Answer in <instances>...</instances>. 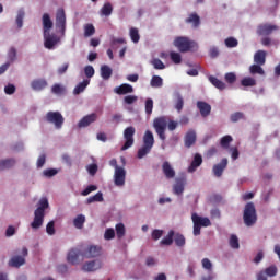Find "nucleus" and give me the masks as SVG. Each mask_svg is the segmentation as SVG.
<instances>
[{
	"instance_id": "f257e3e1",
	"label": "nucleus",
	"mask_w": 280,
	"mask_h": 280,
	"mask_svg": "<svg viewBox=\"0 0 280 280\" xmlns=\"http://www.w3.org/2000/svg\"><path fill=\"white\" fill-rule=\"evenodd\" d=\"M153 128L159 139H161V141H165L167 139V136H165V131L168 128L171 132H174V130L178 128V121L167 120L166 116H160L158 118H154Z\"/></svg>"
},
{
	"instance_id": "f03ea898",
	"label": "nucleus",
	"mask_w": 280,
	"mask_h": 280,
	"mask_svg": "<svg viewBox=\"0 0 280 280\" xmlns=\"http://www.w3.org/2000/svg\"><path fill=\"white\" fill-rule=\"evenodd\" d=\"M45 209H49V200L47 198H42L38 201L37 209L34 211V220L31 223L33 229H40L45 222Z\"/></svg>"
},
{
	"instance_id": "7ed1b4c3",
	"label": "nucleus",
	"mask_w": 280,
	"mask_h": 280,
	"mask_svg": "<svg viewBox=\"0 0 280 280\" xmlns=\"http://www.w3.org/2000/svg\"><path fill=\"white\" fill-rule=\"evenodd\" d=\"M243 221L245 226H255L257 224V209L254 202H247L243 210Z\"/></svg>"
},
{
	"instance_id": "20e7f679",
	"label": "nucleus",
	"mask_w": 280,
	"mask_h": 280,
	"mask_svg": "<svg viewBox=\"0 0 280 280\" xmlns=\"http://www.w3.org/2000/svg\"><path fill=\"white\" fill-rule=\"evenodd\" d=\"M143 145L138 150V159H143L147 154L152 152V148H154V133L152 131L147 130L142 138Z\"/></svg>"
},
{
	"instance_id": "39448f33",
	"label": "nucleus",
	"mask_w": 280,
	"mask_h": 280,
	"mask_svg": "<svg viewBox=\"0 0 280 280\" xmlns=\"http://www.w3.org/2000/svg\"><path fill=\"white\" fill-rule=\"evenodd\" d=\"M174 46L177 47L182 54L191 51V49H198V44L196 42L189 40L187 37L175 38Z\"/></svg>"
},
{
	"instance_id": "423d86ee",
	"label": "nucleus",
	"mask_w": 280,
	"mask_h": 280,
	"mask_svg": "<svg viewBox=\"0 0 280 280\" xmlns=\"http://www.w3.org/2000/svg\"><path fill=\"white\" fill-rule=\"evenodd\" d=\"M191 220L194 223V235L198 236L200 235V230L202 229V226H211V220H209V218L207 217H200L197 213H192L191 215Z\"/></svg>"
},
{
	"instance_id": "0eeeda50",
	"label": "nucleus",
	"mask_w": 280,
	"mask_h": 280,
	"mask_svg": "<svg viewBox=\"0 0 280 280\" xmlns=\"http://www.w3.org/2000/svg\"><path fill=\"white\" fill-rule=\"evenodd\" d=\"M45 119L48 124H54L57 130H60L65 125V116L60 112H48Z\"/></svg>"
},
{
	"instance_id": "6e6552de",
	"label": "nucleus",
	"mask_w": 280,
	"mask_h": 280,
	"mask_svg": "<svg viewBox=\"0 0 280 280\" xmlns=\"http://www.w3.org/2000/svg\"><path fill=\"white\" fill-rule=\"evenodd\" d=\"M135 132H136V129L132 126L127 127L124 130V139L126 141H125L124 145L121 147L122 152L128 150L129 148H132V145H135Z\"/></svg>"
},
{
	"instance_id": "1a4fd4ad",
	"label": "nucleus",
	"mask_w": 280,
	"mask_h": 280,
	"mask_svg": "<svg viewBox=\"0 0 280 280\" xmlns=\"http://www.w3.org/2000/svg\"><path fill=\"white\" fill-rule=\"evenodd\" d=\"M56 27L61 31V34H65L67 30V14L65 13V9L60 8L56 13Z\"/></svg>"
},
{
	"instance_id": "9d476101",
	"label": "nucleus",
	"mask_w": 280,
	"mask_h": 280,
	"mask_svg": "<svg viewBox=\"0 0 280 280\" xmlns=\"http://www.w3.org/2000/svg\"><path fill=\"white\" fill-rule=\"evenodd\" d=\"M82 249L74 247L68 252L67 261L71 266H78L80 264V257H82Z\"/></svg>"
},
{
	"instance_id": "9b49d317",
	"label": "nucleus",
	"mask_w": 280,
	"mask_h": 280,
	"mask_svg": "<svg viewBox=\"0 0 280 280\" xmlns=\"http://www.w3.org/2000/svg\"><path fill=\"white\" fill-rule=\"evenodd\" d=\"M25 257H27V247H23L22 256H13L9 260V266L11 268H21V266H24L25 264Z\"/></svg>"
},
{
	"instance_id": "f8f14e48",
	"label": "nucleus",
	"mask_w": 280,
	"mask_h": 280,
	"mask_svg": "<svg viewBox=\"0 0 280 280\" xmlns=\"http://www.w3.org/2000/svg\"><path fill=\"white\" fill-rule=\"evenodd\" d=\"M58 43H60L58 35L44 33V47L46 49H54Z\"/></svg>"
},
{
	"instance_id": "ddd939ff",
	"label": "nucleus",
	"mask_w": 280,
	"mask_h": 280,
	"mask_svg": "<svg viewBox=\"0 0 280 280\" xmlns=\"http://www.w3.org/2000/svg\"><path fill=\"white\" fill-rule=\"evenodd\" d=\"M277 30H279V26L275 24H260L257 27V34L258 36H270V34H272V32H277Z\"/></svg>"
},
{
	"instance_id": "4468645a",
	"label": "nucleus",
	"mask_w": 280,
	"mask_h": 280,
	"mask_svg": "<svg viewBox=\"0 0 280 280\" xmlns=\"http://www.w3.org/2000/svg\"><path fill=\"white\" fill-rule=\"evenodd\" d=\"M114 183L116 187H124L126 185V168H116L114 173Z\"/></svg>"
},
{
	"instance_id": "2eb2a0df",
	"label": "nucleus",
	"mask_w": 280,
	"mask_h": 280,
	"mask_svg": "<svg viewBox=\"0 0 280 280\" xmlns=\"http://www.w3.org/2000/svg\"><path fill=\"white\" fill-rule=\"evenodd\" d=\"M100 255H102V247L95 245H91L82 253V257L85 259H93L100 257Z\"/></svg>"
},
{
	"instance_id": "dca6fc26",
	"label": "nucleus",
	"mask_w": 280,
	"mask_h": 280,
	"mask_svg": "<svg viewBox=\"0 0 280 280\" xmlns=\"http://www.w3.org/2000/svg\"><path fill=\"white\" fill-rule=\"evenodd\" d=\"M229 165V159L223 158L219 164H214L212 167L213 175L220 178L224 174L225 167Z\"/></svg>"
},
{
	"instance_id": "f3484780",
	"label": "nucleus",
	"mask_w": 280,
	"mask_h": 280,
	"mask_svg": "<svg viewBox=\"0 0 280 280\" xmlns=\"http://www.w3.org/2000/svg\"><path fill=\"white\" fill-rule=\"evenodd\" d=\"M100 268H102V260L86 261L82 266L83 272H95V270H100Z\"/></svg>"
},
{
	"instance_id": "a211bd4d",
	"label": "nucleus",
	"mask_w": 280,
	"mask_h": 280,
	"mask_svg": "<svg viewBox=\"0 0 280 280\" xmlns=\"http://www.w3.org/2000/svg\"><path fill=\"white\" fill-rule=\"evenodd\" d=\"M185 185H187V178L179 177L175 180V185L173 186V191L176 196H180L183 191H185Z\"/></svg>"
},
{
	"instance_id": "6ab92c4d",
	"label": "nucleus",
	"mask_w": 280,
	"mask_h": 280,
	"mask_svg": "<svg viewBox=\"0 0 280 280\" xmlns=\"http://www.w3.org/2000/svg\"><path fill=\"white\" fill-rule=\"evenodd\" d=\"M197 108L199 109L201 117H209V115H211V105L207 102L198 101Z\"/></svg>"
},
{
	"instance_id": "aec40b11",
	"label": "nucleus",
	"mask_w": 280,
	"mask_h": 280,
	"mask_svg": "<svg viewBox=\"0 0 280 280\" xmlns=\"http://www.w3.org/2000/svg\"><path fill=\"white\" fill-rule=\"evenodd\" d=\"M162 172L165 176V178H175L176 177V171H174V167H172V164H170V162L165 161L162 164Z\"/></svg>"
},
{
	"instance_id": "412c9836",
	"label": "nucleus",
	"mask_w": 280,
	"mask_h": 280,
	"mask_svg": "<svg viewBox=\"0 0 280 280\" xmlns=\"http://www.w3.org/2000/svg\"><path fill=\"white\" fill-rule=\"evenodd\" d=\"M94 121H97V114H90L84 116L78 124L79 128H86L91 126Z\"/></svg>"
},
{
	"instance_id": "4be33fe9",
	"label": "nucleus",
	"mask_w": 280,
	"mask_h": 280,
	"mask_svg": "<svg viewBox=\"0 0 280 280\" xmlns=\"http://www.w3.org/2000/svg\"><path fill=\"white\" fill-rule=\"evenodd\" d=\"M114 92L117 95H128V93H135V88L128 83H124L114 89Z\"/></svg>"
},
{
	"instance_id": "5701e85b",
	"label": "nucleus",
	"mask_w": 280,
	"mask_h": 280,
	"mask_svg": "<svg viewBox=\"0 0 280 280\" xmlns=\"http://www.w3.org/2000/svg\"><path fill=\"white\" fill-rule=\"evenodd\" d=\"M201 165H202V155H200V153H196L192 162L190 163V165L188 167V172L190 174H194V172H196L198 170V167H200Z\"/></svg>"
},
{
	"instance_id": "b1692460",
	"label": "nucleus",
	"mask_w": 280,
	"mask_h": 280,
	"mask_svg": "<svg viewBox=\"0 0 280 280\" xmlns=\"http://www.w3.org/2000/svg\"><path fill=\"white\" fill-rule=\"evenodd\" d=\"M44 34H48L49 30L54 27V22L48 13H44L42 18Z\"/></svg>"
},
{
	"instance_id": "393cba45",
	"label": "nucleus",
	"mask_w": 280,
	"mask_h": 280,
	"mask_svg": "<svg viewBox=\"0 0 280 280\" xmlns=\"http://www.w3.org/2000/svg\"><path fill=\"white\" fill-rule=\"evenodd\" d=\"M47 80L45 79H35L31 82V88L33 91H43L44 89H47Z\"/></svg>"
},
{
	"instance_id": "a878e982",
	"label": "nucleus",
	"mask_w": 280,
	"mask_h": 280,
	"mask_svg": "<svg viewBox=\"0 0 280 280\" xmlns=\"http://www.w3.org/2000/svg\"><path fill=\"white\" fill-rule=\"evenodd\" d=\"M16 165V160L13 158L0 160V172H4V170H12Z\"/></svg>"
},
{
	"instance_id": "bb28decb",
	"label": "nucleus",
	"mask_w": 280,
	"mask_h": 280,
	"mask_svg": "<svg viewBox=\"0 0 280 280\" xmlns=\"http://www.w3.org/2000/svg\"><path fill=\"white\" fill-rule=\"evenodd\" d=\"M174 106L177 113H183V108L185 106V98H183V95L180 93H175V98H174Z\"/></svg>"
},
{
	"instance_id": "cd10ccee",
	"label": "nucleus",
	"mask_w": 280,
	"mask_h": 280,
	"mask_svg": "<svg viewBox=\"0 0 280 280\" xmlns=\"http://www.w3.org/2000/svg\"><path fill=\"white\" fill-rule=\"evenodd\" d=\"M266 50H258L254 55V62L259 66L266 65Z\"/></svg>"
},
{
	"instance_id": "c85d7f7f",
	"label": "nucleus",
	"mask_w": 280,
	"mask_h": 280,
	"mask_svg": "<svg viewBox=\"0 0 280 280\" xmlns=\"http://www.w3.org/2000/svg\"><path fill=\"white\" fill-rule=\"evenodd\" d=\"M89 84H91V80L89 79H84L82 82H80L73 90V94L74 95H80V93H84V91L86 90V86H89Z\"/></svg>"
},
{
	"instance_id": "c756f323",
	"label": "nucleus",
	"mask_w": 280,
	"mask_h": 280,
	"mask_svg": "<svg viewBox=\"0 0 280 280\" xmlns=\"http://www.w3.org/2000/svg\"><path fill=\"white\" fill-rule=\"evenodd\" d=\"M196 143V131L189 130L185 136V145L186 148H191Z\"/></svg>"
},
{
	"instance_id": "7c9ffc66",
	"label": "nucleus",
	"mask_w": 280,
	"mask_h": 280,
	"mask_svg": "<svg viewBox=\"0 0 280 280\" xmlns=\"http://www.w3.org/2000/svg\"><path fill=\"white\" fill-rule=\"evenodd\" d=\"M185 23L192 25V27L200 26V16L197 13H191L186 20Z\"/></svg>"
},
{
	"instance_id": "2f4dec72",
	"label": "nucleus",
	"mask_w": 280,
	"mask_h": 280,
	"mask_svg": "<svg viewBox=\"0 0 280 280\" xmlns=\"http://www.w3.org/2000/svg\"><path fill=\"white\" fill-rule=\"evenodd\" d=\"M209 82H211L215 89H219V91H224V89H226V84L213 75L209 77Z\"/></svg>"
},
{
	"instance_id": "473e14b6",
	"label": "nucleus",
	"mask_w": 280,
	"mask_h": 280,
	"mask_svg": "<svg viewBox=\"0 0 280 280\" xmlns=\"http://www.w3.org/2000/svg\"><path fill=\"white\" fill-rule=\"evenodd\" d=\"M161 246H172L174 244V230H170L168 234L160 242Z\"/></svg>"
},
{
	"instance_id": "72a5a7b5",
	"label": "nucleus",
	"mask_w": 280,
	"mask_h": 280,
	"mask_svg": "<svg viewBox=\"0 0 280 280\" xmlns=\"http://www.w3.org/2000/svg\"><path fill=\"white\" fill-rule=\"evenodd\" d=\"M112 75H113V69H110V67L106 65L101 67V77L103 80H110Z\"/></svg>"
},
{
	"instance_id": "f704fd0d",
	"label": "nucleus",
	"mask_w": 280,
	"mask_h": 280,
	"mask_svg": "<svg viewBox=\"0 0 280 280\" xmlns=\"http://www.w3.org/2000/svg\"><path fill=\"white\" fill-rule=\"evenodd\" d=\"M93 202H104V195L102 191H98L86 199V205H93Z\"/></svg>"
},
{
	"instance_id": "c9c22d12",
	"label": "nucleus",
	"mask_w": 280,
	"mask_h": 280,
	"mask_svg": "<svg viewBox=\"0 0 280 280\" xmlns=\"http://www.w3.org/2000/svg\"><path fill=\"white\" fill-rule=\"evenodd\" d=\"M101 16H110V14H113V4L110 2H106L101 11Z\"/></svg>"
},
{
	"instance_id": "e433bc0d",
	"label": "nucleus",
	"mask_w": 280,
	"mask_h": 280,
	"mask_svg": "<svg viewBox=\"0 0 280 280\" xmlns=\"http://www.w3.org/2000/svg\"><path fill=\"white\" fill-rule=\"evenodd\" d=\"M173 238H174L175 245L178 246L179 248H183V246H185L186 244L185 235L180 233L175 234L174 232Z\"/></svg>"
},
{
	"instance_id": "4c0bfd02",
	"label": "nucleus",
	"mask_w": 280,
	"mask_h": 280,
	"mask_svg": "<svg viewBox=\"0 0 280 280\" xmlns=\"http://www.w3.org/2000/svg\"><path fill=\"white\" fill-rule=\"evenodd\" d=\"M150 85L153 89H161V86H163V78L159 75H153L151 79Z\"/></svg>"
},
{
	"instance_id": "58836bf2",
	"label": "nucleus",
	"mask_w": 280,
	"mask_h": 280,
	"mask_svg": "<svg viewBox=\"0 0 280 280\" xmlns=\"http://www.w3.org/2000/svg\"><path fill=\"white\" fill-rule=\"evenodd\" d=\"M249 73H252V75H255V74L264 75L266 72L264 71V68H261V66L256 63L249 67Z\"/></svg>"
},
{
	"instance_id": "ea45409f",
	"label": "nucleus",
	"mask_w": 280,
	"mask_h": 280,
	"mask_svg": "<svg viewBox=\"0 0 280 280\" xmlns=\"http://www.w3.org/2000/svg\"><path fill=\"white\" fill-rule=\"evenodd\" d=\"M129 36L132 43H139V40H141V35H139V28L131 27L129 31Z\"/></svg>"
},
{
	"instance_id": "a19ab883",
	"label": "nucleus",
	"mask_w": 280,
	"mask_h": 280,
	"mask_svg": "<svg viewBox=\"0 0 280 280\" xmlns=\"http://www.w3.org/2000/svg\"><path fill=\"white\" fill-rule=\"evenodd\" d=\"M85 222H86V217H84L83 214H79L73 220V225L75 226V229H82Z\"/></svg>"
},
{
	"instance_id": "79ce46f5",
	"label": "nucleus",
	"mask_w": 280,
	"mask_h": 280,
	"mask_svg": "<svg viewBox=\"0 0 280 280\" xmlns=\"http://www.w3.org/2000/svg\"><path fill=\"white\" fill-rule=\"evenodd\" d=\"M116 235L118 240H121V237L126 235V226L124 225V223L116 224Z\"/></svg>"
},
{
	"instance_id": "37998d69",
	"label": "nucleus",
	"mask_w": 280,
	"mask_h": 280,
	"mask_svg": "<svg viewBox=\"0 0 280 280\" xmlns=\"http://www.w3.org/2000/svg\"><path fill=\"white\" fill-rule=\"evenodd\" d=\"M51 93L54 95H63L65 86L60 85V83H56L51 86Z\"/></svg>"
},
{
	"instance_id": "c03bdc74",
	"label": "nucleus",
	"mask_w": 280,
	"mask_h": 280,
	"mask_svg": "<svg viewBox=\"0 0 280 280\" xmlns=\"http://www.w3.org/2000/svg\"><path fill=\"white\" fill-rule=\"evenodd\" d=\"M242 86H256L257 81L254 78L246 77L241 81Z\"/></svg>"
},
{
	"instance_id": "a18cd8bd",
	"label": "nucleus",
	"mask_w": 280,
	"mask_h": 280,
	"mask_svg": "<svg viewBox=\"0 0 280 280\" xmlns=\"http://www.w3.org/2000/svg\"><path fill=\"white\" fill-rule=\"evenodd\" d=\"M95 34V26L93 24H85L84 25V36L89 38V36H93Z\"/></svg>"
},
{
	"instance_id": "49530a36",
	"label": "nucleus",
	"mask_w": 280,
	"mask_h": 280,
	"mask_svg": "<svg viewBox=\"0 0 280 280\" xmlns=\"http://www.w3.org/2000/svg\"><path fill=\"white\" fill-rule=\"evenodd\" d=\"M240 45V42L235 37H228L225 39V47H229L230 49H233V47H237Z\"/></svg>"
},
{
	"instance_id": "de8ad7c7",
	"label": "nucleus",
	"mask_w": 280,
	"mask_h": 280,
	"mask_svg": "<svg viewBox=\"0 0 280 280\" xmlns=\"http://www.w3.org/2000/svg\"><path fill=\"white\" fill-rule=\"evenodd\" d=\"M117 45H126V39L124 37L113 38L110 42L112 49H117Z\"/></svg>"
},
{
	"instance_id": "09e8293b",
	"label": "nucleus",
	"mask_w": 280,
	"mask_h": 280,
	"mask_svg": "<svg viewBox=\"0 0 280 280\" xmlns=\"http://www.w3.org/2000/svg\"><path fill=\"white\" fill-rule=\"evenodd\" d=\"M170 56L174 65H180L183 62V57L178 52L171 51Z\"/></svg>"
},
{
	"instance_id": "8fccbe9b",
	"label": "nucleus",
	"mask_w": 280,
	"mask_h": 280,
	"mask_svg": "<svg viewBox=\"0 0 280 280\" xmlns=\"http://www.w3.org/2000/svg\"><path fill=\"white\" fill-rule=\"evenodd\" d=\"M230 246L231 248H240V238H237V235L232 234L230 237Z\"/></svg>"
},
{
	"instance_id": "3c124183",
	"label": "nucleus",
	"mask_w": 280,
	"mask_h": 280,
	"mask_svg": "<svg viewBox=\"0 0 280 280\" xmlns=\"http://www.w3.org/2000/svg\"><path fill=\"white\" fill-rule=\"evenodd\" d=\"M231 141H233V137L224 136L223 138H221V148L229 149V145H231Z\"/></svg>"
},
{
	"instance_id": "603ef678",
	"label": "nucleus",
	"mask_w": 280,
	"mask_h": 280,
	"mask_svg": "<svg viewBox=\"0 0 280 280\" xmlns=\"http://www.w3.org/2000/svg\"><path fill=\"white\" fill-rule=\"evenodd\" d=\"M84 74L89 80H91V78H93V75H95V68H93V66H85Z\"/></svg>"
},
{
	"instance_id": "864d4df0",
	"label": "nucleus",
	"mask_w": 280,
	"mask_h": 280,
	"mask_svg": "<svg viewBox=\"0 0 280 280\" xmlns=\"http://www.w3.org/2000/svg\"><path fill=\"white\" fill-rule=\"evenodd\" d=\"M236 81H237V75H235L234 72H228L225 74V82H228V84H235Z\"/></svg>"
},
{
	"instance_id": "5fc2aeb1",
	"label": "nucleus",
	"mask_w": 280,
	"mask_h": 280,
	"mask_svg": "<svg viewBox=\"0 0 280 280\" xmlns=\"http://www.w3.org/2000/svg\"><path fill=\"white\" fill-rule=\"evenodd\" d=\"M153 108H154V101H152V98H148L145 101V113H147V115H152Z\"/></svg>"
},
{
	"instance_id": "6e6d98bb",
	"label": "nucleus",
	"mask_w": 280,
	"mask_h": 280,
	"mask_svg": "<svg viewBox=\"0 0 280 280\" xmlns=\"http://www.w3.org/2000/svg\"><path fill=\"white\" fill-rule=\"evenodd\" d=\"M230 119L233 124L240 121V119H244V113L236 112L230 116Z\"/></svg>"
},
{
	"instance_id": "4d7b16f0",
	"label": "nucleus",
	"mask_w": 280,
	"mask_h": 280,
	"mask_svg": "<svg viewBox=\"0 0 280 280\" xmlns=\"http://www.w3.org/2000/svg\"><path fill=\"white\" fill-rule=\"evenodd\" d=\"M23 19H25V12L24 11H19L18 16H16V25L19 30L23 27Z\"/></svg>"
},
{
	"instance_id": "13d9d810",
	"label": "nucleus",
	"mask_w": 280,
	"mask_h": 280,
	"mask_svg": "<svg viewBox=\"0 0 280 280\" xmlns=\"http://www.w3.org/2000/svg\"><path fill=\"white\" fill-rule=\"evenodd\" d=\"M46 232L48 235H56V228L54 221L48 222V224L46 225Z\"/></svg>"
},
{
	"instance_id": "bf43d9fd",
	"label": "nucleus",
	"mask_w": 280,
	"mask_h": 280,
	"mask_svg": "<svg viewBox=\"0 0 280 280\" xmlns=\"http://www.w3.org/2000/svg\"><path fill=\"white\" fill-rule=\"evenodd\" d=\"M151 65H153L154 69H158V70L165 69V63H163V61H161V59H153L151 61Z\"/></svg>"
},
{
	"instance_id": "052dcab7",
	"label": "nucleus",
	"mask_w": 280,
	"mask_h": 280,
	"mask_svg": "<svg viewBox=\"0 0 280 280\" xmlns=\"http://www.w3.org/2000/svg\"><path fill=\"white\" fill-rule=\"evenodd\" d=\"M8 60L10 62H14L16 60V48L11 47L8 51Z\"/></svg>"
},
{
	"instance_id": "680f3d73",
	"label": "nucleus",
	"mask_w": 280,
	"mask_h": 280,
	"mask_svg": "<svg viewBox=\"0 0 280 280\" xmlns=\"http://www.w3.org/2000/svg\"><path fill=\"white\" fill-rule=\"evenodd\" d=\"M264 273L267 275V277H276L277 276V267L270 266L265 269Z\"/></svg>"
},
{
	"instance_id": "e2e57ef3",
	"label": "nucleus",
	"mask_w": 280,
	"mask_h": 280,
	"mask_svg": "<svg viewBox=\"0 0 280 280\" xmlns=\"http://www.w3.org/2000/svg\"><path fill=\"white\" fill-rule=\"evenodd\" d=\"M151 237L154 242L161 240V237H163V230H153Z\"/></svg>"
},
{
	"instance_id": "0e129e2a",
	"label": "nucleus",
	"mask_w": 280,
	"mask_h": 280,
	"mask_svg": "<svg viewBox=\"0 0 280 280\" xmlns=\"http://www.w3.org/2000/svg\"><path fill=\"white\" fill-rule=\"evenodd\" d=\"M93 191H97V187L95 185H90L81 192V196H89V194Z\"/></svg>"
},
{
	"instance_id": "69168bd1",
	"label": "nucleus",
	"mask_w": 280,
	"mask_h": 280,
	"mask_svg": "<svg viewBox=\"0 0 280 280\" xmlns=\"http://www.w3.org/2000/svg\"><path fill=\"white\" fill-rule=\"evenodd\" d=\"M202 264V268H205V270H212L213 268V264H211V260H209V258H203L201 260Z\"/></svg>"
},
{
	"instance_id": "338daca9",
	"label": "nucleus",
	"mask_w": 280,
	"mask_h": 280,
	"mask_svg": "<svg viewBox=\"0 0 280 280\" xmlns=\"http://www.w3.org/2000/svg\"><path fill=\"white\" fill-rule=\"evenodd\" d=\"M105 240H114L115 238V230L113 228H109L105 231L104 234Z\"/></svg>"
},
{
	"instance_id": "774afa93",
	"label": "nucleus",
	"mask_w": 280,
	"mask_h": 280,
	"mask_svg": "<svg viewBox=\"0 0 280 280\" xmlns=\"http://www.w3.org/2000/svg\"><path fill=\"white\" fill-rule=\"evenodd\" d=\"M125 104H135L137 102V96L135 95H127L124 97Z\"/></svg>"
}]
</instances>
